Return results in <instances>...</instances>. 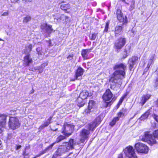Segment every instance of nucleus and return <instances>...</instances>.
<instances>
[{"label": "nucleus", "mask_w": 158, "mask_h": 158, "mask_svg": "<svg viewBox=\"0 0 158 158\" xmlns=\"http://www.w3.org/2000/svg\"><path fill=\"white\" fill-rule=\"evenodd\" d=\"M126 69V66L123 63L117 64L114 67V69L118 70H116L113 73V77L110 79V81L111 83L110 88L113 90L116 88V85L118 83L117 80L122 79L125 78V70ZM118 84L121 85L122 84V82L120 81Z\"/></svg>", "instance_id": "nucleus-1"}, {"label": "nucleus", "mask_w": 158, "mask_h": 158, "mask_svg": "<svg viewBox=\"0 0 158 158\" xmlns=\"http://www.w3.org/2000/svg\"><path fill=\"white\" fill-rule=\"evenodd\" d=\"M75 144L74 140L73 139H70L69 142L67 143L65 146H59L53 155L52 158H58V156H61L70 149H73L74 145Z\"/></svg>", "instance_id": "nucleus-2"}, {"label": "nucleus", "mask_w": 158, "mask_h": 158, "mask_svg": "<svg viewBox=\"0 0 158 158\" xmlns=\"http://www.w3.org/2000/svg\"><path fill=\"white\" fill-rule=\"evenodd\" d=\"M155 138L154 136H153L150 134V132H147L144 135L140 136L139 139L143 141L146 142L151 145H152L156 143Z\"/></svg>", "instance_id": "nucleus-3"}, {"label": "nucleus", "mask_w": 158, "mask_h": 158, "mask_svg": "<svg viewBox=\"0 0 158 158\" xmlns=\"http://www.w3.org/2000/svg\"><path fill=\"white\" fill-rule=\"evenodd\" d=\"M74 126L71 124H69L67 123H64L62 129V132L66 137L71 135L74 129Z\"/></svg>", "instance_id": "nucleus-4"}, {"label": "nucleus", "mask_w": 158, "mask_h": 158, "mask_svg": "<svg viewBox=\"0 0 158 158\" xmlns=\"http://www.w3.org/2000/svg\"><path fill=\"white\" fill-rule=\"evenodd\" d=\"M8 125L9 127L13 130L18 128L20 126L18 118L15 117H10Z\"/></svg>", "instance_id": "nucleus-5"}, {"label": "nucleus", "mask_w": 158, "mask_h": 158, "mask_svg": "<svg viewBox=\"0 0 158 158\" xmlns=\"http://www.w3.org/2000/svg\"><path fill=\"white\" fill-rule=\"evenodd\" d=\"M135 148L137 152L141 153H147L148 151V148L145 144L140 142L136 143Z\"/></svg>", "instance_id": "nucleus-6"}, {"label": "nucleus", "mask_w": 158, "mask_h": 158, "mask_svg": "<svg viewBox=\"0 0 158 158\" xmlns=\"http://www.w3.org/2000/svg\"><path fill=\"white\" fill-rule=\"evenodd\" d=\"M89 96V93L87 91H83L81 92L80 94L79 97L77 98L78 105L79 106L81 107L85 104V102L82 100L87 98Z\"/></svg>", "instance_id": "nucleus-7"}, {"label": "nucleus", "mask_w": 158, "mask_h": 158, "mask_svg": "<svg viewBox=\"0 0 158 158\" xmlns=\"http://www.w3.org/2000/svg\"><path fill=\"white\" fill-rule=\"evenodd\" d=\"M124 152L126 156L128 158H137L134 150L131 146L127 147L124 150Z\"/></svg>", "instance_id": "nucleus-8"}, {"label": "nucleus", "mask_w": 158, "mask_h": 158, "mask_svg": "<svg viewBox=\"0 0 158 158\" xmlns=\"http://www.w3.org/2000/svg\"><path fill=\"white\" fill-rule=\"evenodd\" d=\"M126 43V39L121 37L115 41L114 44V48L117 50L121 49Z\"/></svg>", "instance_id": "nucleus-9"}, {"label": "nucleus", "mask_w": 158, "mask_h": 158, "mask_svg": "<svg viewBox=\"0 0 158 158\" xmlns=\"http://www.w3.org/2000/svg\"><path fill=\"white\" fill-rule=\"evenodd\" d=\"M89 134L90 132L88 130L85 129H82L80 134V136L81 137L80 139V141L81 143L84 142L85 140L88 138Z\"/></svg>", "instance_id": "nucleus-10"}, {"label": "nucleus", "mask_w": 158, "mask_h": 158, "mask_svg": "<svg viewBox=\"0 0 158 158\" xmlns=\"http://www.w3.org/2000/svg\"><path fill=\"white\" fill-rule=\"evenodd\" d=\"M99 118H97L94 121L90 123L86 126V127L89 131H93L95 128L100 123Z\"/></svg>", "instance_id": "nucleus-11"}, {"label": "nucleus", "mask_w": 158, "mask_h": 158, "mask_svg": "<svg viewBox=\"0 0 158 158\" xmlns=\"http://www.w3.org/2000/svg\"><path fill=\"white\" fill-rule=\"evenodd\" d=\"M113 94L110 89H107L102 96L103 99L106 101H110L112 102L113 99Z\"/></svg>", "instance_id": "nucleus-12"}, {"label": "nucleus", "mask_w": 158, "mask_h": 158, "mask_svg": "<svg viewBox=\"0 0 158 158\" xmlns=\"http://www.w3.org/2000/svg\"><path fill=\"white\" fill-rule=\"evenodd\" d=\"M52 16L54 19V21L56 23L59 22L61 20H64V19H63V18H65V19L68 18V16H65L64 15H62L61 17L60 14L58 13L54 14L52 15Z\"/></svg>", "instance_id": "nucleus-13"}, {"label": "nucleus", "mask_w": 158, "mask_h": 158, "mask_svg": "<svg viewBox=\"0 0 158 158\" xmlns=\"http://www.w3.org/2000/svg\"><path fill=\"white\" fill-rule=\"evenodd\" d=\"M117 19L120 22H123V23H127V19L126 16H123L120 10H117Z\"/></svg>", "instance_id": "nucleus-14"}, {"label": "nucleus", "mask_w": 158, "mask_h": 158, "mask_svg": "<svg viewBox=\"0 0 158 158\" xmlns=\"http://www.w3.org/2000/svg\"><path fill=\"white\" fill-rule=\"evenodd\" d=\"M6 116L5 115H0V133L3 130L6 123Z\"/></svg>", "instance_id": "nucleus-15"}, {"label": "nucleus", "mask_w": 158, "mask_h": 158, "mask_svg": "<svg viewBox=\"0 0 158 158\" xmlns=\"http://www.w3.org/2000/svg\"><path fill=\"white\" fill-rule=\"evenodd\" d=\"M84 69L81 67H79L76 71L75 77L76 80H80L84 72Z\"/></svg>", "instance_id": "nucleus-16"}, {"label": "nucleus", "mask_w": 158, "mask_h": 158, "mask_svg": "<svg viewBox=\"0 0 158 158\" xmlns=\"http://www.w3.org/2000/svg\"><path fill=\"white\" fill-rule=\"evenodd\" d=\"M138 60V57L136 56H132L129 59L128 64L130 70H131L134 65L136 63V61Z\"/></svg>", "instance_id": "nucleus-17"}, {"label": "nucleus", "mask_w": 158, "mask_h": 158, "mask_svg": "<svg viewBox=\"0 0 158 158\" xmlns=\"http://www.w3.org/2000/svg\"><path fill=\"white\" fill-rule=\"evenodd\" d=\"M95 102L94 100H90L88 103V109L85 110V112L88 113L92 111L91 110L95 107Z\"/></svg>", "instance_id": "nucleus-18"}, {"label": "nucleus", "mask_w": 158, "mask_h": 158, "mask_svg": "<svg viewBox=\"0 0 158 158\" xmlns=\"http://www.w3.org/2000/svg\"><path fill=\"white\" fill-rule=\"evenodd\" d=\"M92 49H85L82 50L81 54L84 60L88 59V54L91 52Z\"/></svg>", "instance_id": "nucleus-19"}, {"label": "nucleus", "mask_w": 158, "mask_h": 158, "mask_svg": "<svg viewBox=\"0 0 158 158\" xmlns=\"http://www.w3.org/2000/svg\"><path fill=\"white\" fill-rule=\"evenodd\" d=\"M122 29L123 27L121 26H118L116 27L114 31L115 37H118L121 34Z\"/></svg>", "instance_id": "nucleus-20"}, {"label": "nucleus", "mask_w": 158, "mask_h": 158, "mask_svg": "<svg viewBox=\"0 0 158 158\" xmlns=\"http://www.w3.org/2000/svg\"><path fill=\"white\" fill-rule=\"evenodd\" d=\"M24 62L26 63V66H29V64L32 63V59L29 57V55H27L24 57Z\"/></svg>", "instance_id": "nucleus-21"}, {"label": "nucleus", "mask_w": 158, "mask_h": 158, "mask_svg": "<svg viewBox=\"0 0 158 158\" xmlns=\"http://www.w3.org/2000/svg\"><path fill=\"white\" fill-rule=\"evenodd\" d=\"M149 114L150 111L149 110H148L141 116L139 118L140 119L141 121H144L148 118Z\"/></svg>", "instance_id": "nucleus-22"}, {"label": "nucleus", "mask_w": 158, "mask_h": 158, "mask_svg": "<svg viewBox=\"0 0 158 158\" xmlns=\"http://www.w3.org/2000/svg\"><path fill=\"white\" fill-rule=\"evenodd\" d=\"M151 97V95H144L142 98L141 100V102L143 104V105L144 104V103L146 102V101L150 98Z\"/></svg>", "instance_id": "nucleus-23"}, {"label": "nucleus", "mask_w": 158, "mask_h": 158, "mask_svg": "<svg viewBox=\"0 0 158 158\" xmlns=\"http://www.w3.org/2000/svg\"><path fill=\"white\" fill-rule=\"evenodd\" d=\"M131 48V46L130 45H127L125 47V49L124 52H126L127 56L124 57V58L126 57L129 54L130 52V50Z\"/></svg>", "instance_id": "nucleus-24"}, {"label": "nucleus", "mask_w": 158, "mask_h": 158, "mask_svg": "<svg viewBox=\"0 0 158 158\" xmlns=\"http://www.w3.org/2000/svg\"><path fill=\"white\" fill-rule=\"evenodd\" d=\"M125 112V110L124 109H122L118 113V117H118L119 119L120 118L123 117L124 115Z\"/></svg>", "instance_id": "nucleus-25"}, {"label": "nucleus", "mask_w": 158, "mask_h": 158, "mask_svg": "<svg viewBox=\"0 0 158 158\" xmlns=\"http://www.w3.org/2000/svg\"><path fill=\"white\" fill-rule=\"evenodd\" d=\"M60 8L63 10H66L70 8V6L69 4L62 5L60 6Z\"/></svg>", "instance_id": "nucleus-26"}, {"label": "nucleus", "mask_w": 158, "mask_h": 158, "mask_svg": "<svg viewBox=\"0 0 158 158\" xmlns=\"http://www.w3.org/2000/svg\"><path fill=\"white\" fill-rule=\"evenodd\" d=\"M31 19V17L29 15H27L23 18V23H27L30 21Z\"/></svg>", "instance_id": "nucleus-27"}, {"label": "nucleus", "mask_w": 158, "mask_h": 158, "mask_svg": "<svg viewBox=\"0 0 158 158\" xmlns=\"http://www.w3.org/2000/svg\"><path fill=\"white\" fill-rule=\"evenodd\" d=\"M130 7L129 9L130 11L132 10L134 8L135 4V1L134 0H131L130 2Z\"/></svg>", "instance_id": "nucleus-28"}, {"label": "nucleus", "mask_w": 158, "mask_h": 158, "mask_svg": "<svg viewBox=\"0 0 158 158\" xmlns=\"http://www.w3.org/2000/svg\"><path fill=\"white\" fill-rule=\"evenodd\" d=\"M52 117H50L47 121L42 125V127H47L51 123L50 121L51 120Z\"/></svg>", "instance_id": "nucleus-29"}, {"label": "nucleus", "mask_w": 158, "mask_h": 158, "mask_svg": "<svg viewBox=\"0 0 158 158\" xmlns=\"http://www.w3.org/2000/svg\"><path fill=\"white\" fill-rule=\"evenodd\" d=\"M112 103V102L111 101H109V102H108L105 101V102H104L103 103V106L105 108L110 107Z\"/></svg>", "instance_id": "nucleus-30"}, {"label": "nucleus", "mask_w": 158, "mask_h": 158, "mask_svg": "<svg viewBox=\"0 0 158 158\" xmlns=\"http://www.w3.org/2000/svg\"><path fill=\"white\" fill-rule=\"evenodd\" d=\"M52 31V26L51 25H48L45 31L48 33H51Z\"/></svg>", "instance_id": "nucleus-31"}, {"label": "nucleus", "mask_w": 158, "mask_h": 158, "mask_svg": "<svg viewBox=\"0 0 158 158\" xmlns=\"http://www.w3.org/2000/svg\"><path fill=\"white\" fill-rule=\"evenodd\" d=\"M65 138V137L64 136L60 135L57 138L56 142H59Z\"/></svg>", "instance_id": "nucleus-32"}, {"label": "nucleus", "mask_w": 158, "mask_h": 158, "mask_svg": "<svg viewBox=\"0 0 158 158\" xmlns=\"http://www.w3.org/2000/svg\"><path fill=\"white\" fill-rule=\"evenodd\" d=\"M119 120L118 117H115L114 118L111 122L110 123V125L112 126H114L116 123V122Z\"/></svg>", "instance_id": "nucleus-33"}, {"label": "nucleus", "mask_w": 158, "mask_h": 158, "mask_svg": "<svg viewBox=\"0 0 158 158\" xmlns=\"http://www.w3.org/2000/svg\"><path fill=\"white\" fill-rule=\"evenodd\" d=\"M43 68H44L42 67L41 68V66H39L35 67V70H38L39 73H41L43 72Z\"/></svg>", "instance_id": "nucleus-34"}, {"label": "nucleus", "mask_w": 158, "mask_h": 158, "mask_svg": "<svg viewBox=\"0 0 158 158\" xmlns=\"http://www.w3.org/2000/svg\"><path fill=\"white\" fill-rule=\"evenodd\" d=\"M48 25L46 23H43L42 24L41 26V28L43 31H45L46 29V27L48 26Z\"/></svg>", "instance_id": "nucleus-35"}, {"label": "nucleus", "mask_w": 158, "mask_h": 158, "mask_svg": "<svg viewBox=\"0 0 158 158\" xmlns=\"http://www.w3.org/2000/svg\"><path fill=\"white\" fill-rule=\"evenodd\" d=\"M97 34L96 33H94L90 37V39L92 40H94L97 36Z\"/></svg>", "instance_id": "nucleus-36"}, {"label": "nucleus", "mask_w": 158, "mask_h": 158, "mask_svg": "<svg viewBox=\"0 0 158 158\" xmlns=\"http://www.w3.org/2000/svg\"><path fill=\"white\" fill-rule=\"evenodd\" d=\"M109 22H107L106 24L104 30V32H107L108 31L109 28Z\"/></svg>", "instance_id": "nucleus-37"}, {"label": "nucleus", "mask_w": 158, "mask_h": 158, "mask_svg": "<svg viewBox=\"0 0 158 158\" xmlns=\"http://www.w3.org/2000/svg\"><path fill=\"white\" fill-rule=\"evenodd\" d=\"M153 135L156 138H158V129L155 131Z\"/></svg>", "instance_id": "nucleus-38"}, {"label": "nucleus", "mask_w": 158, "mask_h": 158, "mask_svg": "<svg viewBox=\"0 0 158 158\" xmlns=\"http://www.w3.org/2000/svg\"><path fill=\"white\" fill-rule=\"evenodd\" d=\"M41 49L42 48L41 47H38L36 48V51L37 52L39 55L41 54L40 51H41Z\"/></svg>", "instance_id": "nucleus-39"}, {"label": "nucleus", "mask_w": 158, "mask_h": 158, "mask_svg": "<svg viewBox=\"0 0 158 158\" xmlns=\"http://www.w3.org/2000/svg\"><path fill=\"white\" fill-rule=\"evenodd\" d=\"M124 98L122 97L120 99L118 103V106H119L122 103L123 100Z\"/></svg>", "instance_id": "nucleus-40"}, {"label": "nucleus", "mask_w": 158, "mask_h": 158, "mask_svg": "<svg viewBox=\"0 0 158 158\" xmlns=\"http://www.w3.org/2000/svg\"><path fill=\"white\" fill-rule=\"evenodd\" d=\"M153 61H152V60H149V61H148V65H147V67L148 68H149L150 67V65H151V64L152 63Z\"/></svg>", "instance_id": "nucleus-41"}, {"label": "nucleus", "mask_w": 158, "mask_h": 158, "mask_svg": "<svg viewBox=\"0 0 158 158\" xmlns=\"http://www.w3.org/2000/svg\"><path fill=\"white\" fill-rule=\"evenodd\" d=\"M153 118L157 122H158V116L154 114L153 115Z\"/></svg>", "instance_id": "nucleus-42"}, {"label": "nucleus", "mask_w": 158, "mask_h": 158, "mask_svg": "<svg viewBox=\"0 0 158 158\" xmlns=\"http://www.w3.org/2000/svg\"><path fill=\"white\" fill-rule=\"evenodd\" d=\"M73 54H70L67 57V58L69 60H71L73 59Z\"/></svg>", "instance_id": "nucleus-43"}, {"label": "nucleus", "mask_w": 158, "mask_h": 158, "mask_svg": "<svg viewBox=\"0 0 158 158\" xmlns=\"http://www.w3.org/2000/svg\"><path fill=\"white\" fill-rule=\"evenodd\" d=\"M155 55L154 54H152L150 56V60H152V61H153L154 60V58Z\"/></svg>", "instance_id": "nucleus-44"}, {"label": "nucleus", "mask_w": 158, "mask_h": 158, "mask_svg": "<svg viewBox=\"0 0 158 158\" xmlns=\"http://www.w3.org/2000/svg\"><path fill=\"white\" fill-rule=\"evenodd\" d=\"M8 14V13L7 12H6L3 13L1 15L2 16H7Z\"/></svg>", "instance_id": "nucleus-45"}, {"label": "nucleus", "mask_w": 158, "mask_h": 158, "mask_svg": "<svg viewBox=\"0 0 158 158\" xmlns=\"http://www.w3.org/2000/svg\"><path fill=\"white\" fill-rule=\"evenodd\" d=\"M32 47V45L31 44L29 45L27 47V48L29 49L30 51H31V50Z\"/></svg>", "instance_id": "nucleus-46"}, {"label": "nucleus", "mask_w": 158, "mask_h": 158, "mask_svg": "<svg viewBox=\"0 0 158 158\" xmlns=\"http://www.w3.org/2000/svg\"><path fill=\"white\" fill-rule=\"evenodd\" d=\"M55 144V143H53L51 145H50L49 146L48 148V149L49 148H52L53 146Z\"/></svg>", "instance_id": "nucleus-47"}, {"label": "nucleus", "mask_w": 158, "mask_h": 158, "mask_svg": "<svg viewBox=\"0 0 158 158\" xmlns=\"http://www.w3.org/2000/svg\"><path fill=\"white\" fill-rule=\"evenodd\" d=\"M21 145H18L16 147V150H18L19 149L21 148Z\"/></svg>", "instance_id": "nucleus-48"}, {"label": "nucleus", "mask_w": 158, "mask_h": 158, "mask_svg": "<svg viewBox=\"0 0 158 158\" xmlns=\"http://www.w3.org/2000/svg\"><path fill=\"white\" fill-rule=\"evenodd\" d=\"M47 65V63H44L43 64H42L41 65V67L43 68L45 66H46Z\"/></svg>", "instance_id": "nucleus-49"}, {"label": "nucleus", "mask_w": 158, "mask_h": 158, "mask_svg": "<svg viewBox=\"0 0 158 158\" xmlns=\"http://www.w3.org/2000/svg\"><path fill=\"white\" fill-rule=\"evenodd\" d=\"M155 83L156 84V87L157 85L158 84V78L156 79V80Z\"/></svg>", "instance_id": "nucleus-50"}, {"label": "nucleus", "mask_w": 158, "mask_h": 158, "mask_svg": "<svg viewBox=\"0 0 158 158\" xmlns=\"http://www.w3.org/2000/svg\"><path fill=\"white\" fill-rule=\"evenodd\" d=\"M19 0H11V1L12 2L14 3L17 2Z\"/></svg>", "instance_id": "nucleus-51"}, {"label": "nucleus", "mask_w": 158, "mask_h": 158, "mask_svg": "<svg viewBox=\"0 0 158 158\" xmlns=\"http://www.w3.org/2000/svg\"><path fill=\"white\" fill-rule=\"evenodd\" d=\"M23 1L25 2H30L31 1V0H23Z\"/></svg>", "instance_id": "nucleus-52"}, {"label": "nucleus", "mask_w": 158, "mask_h": 158, "mask_svg": "<svg viewBox=\"0 0 158 158\" xmlns=\"http://www.w3.org/2000/svg\"><path fill=\"white\" fill-rule=\"evenodd\" d=\"M118 158H123V156L122 154H120L118 157Z\"/></svg>", "instance_id": "nucleus-53"}, {"label": "nucleus", "mask_w": 158, "mask_h": 158, "mask_svg": "<svg viewBox=\"0 0 158 158\" xmlns=\"http://www.w3.org/2000/svg\"><path fill=\"white\" fill-rule=\"evenodd\" d=\"M72 154V153H70L69 155L67 156L66 158H72L70 156V155Z\"/></svg>", "instance_id": "nucleus-54"}, {"label": "nucleus", "mask_w": 158, "mask_h": 158, "mask_svg": "<svg viewBox=\"0 0 158 158\" xmlns=\"http://www.w3.org/2000/svg\"><path fill=\"white\" fill-rule=\"evenodd\" d=\"M44 153H41V154H40V155H37L36 156L34 157L33 158H36L37 157H39L42 154H43Z\"/></svg>", "instance_id": "nucleus-55"}, {"label": "nucleus", "mask_w": 158, "mask_h": 158, "mask_svg": "<svg viewBox=\"0 0 158 158\" xmlns=\"http://www.w3.org/2000/svg\"><path fill=\"white\" fill-rule=\"evenodd\" d=\"M34 92V90L32 89L31 91L30 94H33Z\"/></svg>", "instance_id": "nucleus-56"}, {"label": "nucleus", "mask_w": 158, "mask_h": 158, "mask_svg": "<svg viewBox=\"0 0 158 158\" xmlns=\"http://www.w3.org/2000/svg\"><path fill=\"white\" fill-rule=\"evenodd\" d=\"M156 103L157 105V106H158V100L156 102Z\"/></svg>", "instance_id": "nucleus-57"}, {"label": "nucleus", "mask_w": 158, "mask_h": 158, "mask_svg": "<svg viewBox=\"0 0 158 158\" xmlns=\"http://www.w3.org/2000/svg\"><path fill=\"white\" fill-rule=\"evenodd\" d=\"M1 40H2V41H3L4 40H2V39H1L0 38V41H1Z\"/></svg>", "instance_id": "nucleus-58"}, {"label": "nucleus", "mask_w": 158, "mask_h": 158, "mask_svg": "<svg viewBox=\"0 0 158 158\" xmlns=\"http://www.w3.org/2000/svg\"><path fill=\"white\" fill-rule=\"evenodd\" d=\"M117 107L118 108L119 107V106H118V105H117Z\"/></svg>", "instance_id": "nucleus-59"}, {"label": "nucleus", "mask_w": 158, "mask_h": 158, "mask_svg": "<svg viewBox=\"0 0 158 158\" xmlns=\"http://www.w3.org/2000/svg\"><path fill=\"white\" fill-rule=\"evenodd\" d=\"M62 2V3H64V2L63 1V2Z\"/></svg>", "instance_id": "nucleus-60"}, {"label": "nucleus", "mask_w": 158, "mask_h": 158, "mask_svg": "<svg viewBox=\"0 0 158 158\" xmlns=\"http://www.w3.org/2000/svg\"><path fill=\"white\" fill-rule=\"evenodd\" d=\"M8 137H9H9H10V136H9H9H8Z\"/></svg>", "instance_id": "nucleus-61"}, {"label": "nucleus", "mask_w": 158, "mask_h": 158, "mask_svg": "<svg viewBox=\"0 0 158 158\" xmlns=\"http://www.w3.org/2000/svg\"><path fill=\"white\" fill-rule=\"evenodd\" d=\"M1 144V143H0V145Z\"/></svg>", "instance_id": "nucleus-62"}]
</instances>
